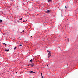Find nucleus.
Returning <instances> with one entry per match:
<instances>
[{"mask_svg": "<svg viewBox=\"0 0 78 78\" xmlns=\"http://www.w3.org/2000/svg\"><path fill=\"white\" fill-rule=\"evenodd\" d=\"M51 52H50L49 53H48V58H50V56H51Z\"/></svg>", "mask_w": 78, "mask_h": 78, "instance_id": "1", "label": "nucleus"}, {"mask_svg": "<svg viewBox=\"0 0 78 78\" xmlns=\"http://www.w3.org/2000/svg\"><path fill=\"white\" fill-rule=\"evenodd\" d=\"M49 12H50V10H47L46 12V13H47V14H48V13H49Z\"/></svg>", "mask_w": 78, "mask_h": 78, "instance_id": "2", "label": "nucleus"}, {"mask_svg": "<svg viewBox=\"0 0 78 78\" xmlns=\"http://www.w3.org/2000/svg\"><path fill=\"white\" fill-rule=\"evenodd\" d=\"M48 2H51L52 0H48Z\"/></svg>", "mask_w": 78, "mask_h": 78, "instance_id": "3", "label": "nucleus"}, {"mask_svg": "<svg viewBox=\"0 0 78 78\" xmlns=\"http://www.w3.org/2000/svg\"><path fill=\"white\" fill-rule=\"evenodd\" d=\"M5 51H6V52H8V51H9V50H6L5 49Z\"/></svg>", "mask_w": 78, "mask_h": 78, "instance_id": "4", "label": "nucleus"}, {"mask_svg": "<svg viewBox=\"0 0 78 78\" xmlns=\"http://www.w3.org/2000/svg\"><path fill=\"white\" fill-rule=\"evenodd\" d=\"M30 73H35V72H33V71H30Z\"/></svg>", "mask_w": 78, "mask_h": 78, "instance_id": "5", "label": "nucleus"}, {"mask_svg": "<svg viewBox=\"0 0 78 78\" xmlns=\"http://www.w3.org/2000/svg\"><path fill=\"white\" fill-rule=\"evenodd\" d=\"M30 66H31V67H33L34 65L33 64H31Z\"/></svg>", "mask_w": 78, "mask_h": 78, "instance_id": "6", "label": "nucleus"}, {"mask_svg": "<svg viewBox=\"0 0 78 78\" xmlns=\"http://www.w3.org/2000/svg\"><path fill=\"white\" fill-rule=\"evenodd\" d=\"M30 62H31V63L33 62V59H31L30 61Z\"/></svg>", "mask_w": 78, "mask_h": 78, "instance_id": "7", "label": "nucleus"}, {"mask_svg": "<svg viewBox=\"0 0 78 78\" xmlns=\"http://www.w3.org/2000/svg\"><path fill=\"white\" fill-rule=\"evenodd\" d=\"M3 44L4 45H5V47H6V44H5V43H3Z\"/></svg>", "mask_w": 78, "mask_h": 78, "instance_id": "8", "label": "nucleus"}, {"mask_svg": "<svg viewBox=\"0 0 78 78\" xmlns=\"http://www.w3.org/2000/svg\"><path fill=\"white\" fill-rule=\"evenodd\" d=\"M0 22H3V20H0Z\"/></svg>", "mask_w": 78, "mask_h": 78, "instance_id": "9", "label": "nucleus"}, {"mask_svg": "<svg viewBox=\"0 0 78 78\" xmlns=\"http://www.w3.org/2000/svg\"><path fill=\"white\" fill-rule=\"evenodd\" d=\"M16 48H17V47H15L14 48V50H15V49H16Z\"/></svg>", "mask_w": 78, "mask_h": 78, "instance_id": "10", "label": "nucleus"}, {"mask_svg": "<svg viewBox=\"0 0 78 78\" xmlns=\"http://www.w3.org/2000/svg\"><path fill=\"white\" fill-rule=\"evenodd\" d=\"M30 64H28V65L27 66H30Z\"/></svg>", "mask_w": 78, "mask_h": 78, "instance_id": "11", "label": "nucleus"}, {"mask_svg": "<svg viewBox=\"0 0 78 78\" xmlns=\"http://www.w3.org/2000/svg\"><path fill=\"white\" fill-rule=\"evenodd\" d=\"M41 76H42V73H41Z\"/></svg>", "mask_w": 78, "mask_h": 78, "instance_id": "12", "label": "nucleus"}, {"mask_svg": "<svg viewBox=\"0 0 78 78\" xmlns=\"http://www.w3.org/2000/svg\"><path fill=\"white\" fill-rule=\"evenodd\" d=\"M20 47H22V44H20Z\"/></svg>", "mask_w": 78, "mask_h": 78, "instance_id": "13", "label": "nucleus"}, {"mask_svg": "<svg viewBox=\"0 0 78 78\" xmlns=\"http://www.w3.org/2000/svg\"><path fill=\"white\" fill-rule=\"evenodd\" d=\"M65 8L66 9H67V7L66 6H65Z\"/></svg>", "mask_w": 78, "mask_h": 78, "instance_id": "14", "label": "nucleus"}, {"mask_svg": "<svg viewBox=\"0 0 78 78\" xmlns=\"http://www.w3.org/2000/svg\"><path fill=\"white\" fill-rule=\"evenodd\" d=\"M24 32H25V31L23 30V32H22V33H24Z\"/></svg>", "mask_w": 78, "mask_h": 78, "instance_id": "15", "label": "nucleus"}, {"mask_svg": "<svg viewBox=\"0 0 78 78\" xmlns=\"http://www.w3.org/2000/svg\"><path fill=\"white\" fill-rule=\"evenodd\" d=\"M22 20V18H21L20 19V20Z\"/></svg>", "mask_w": 78, "mask_h": 78, "instance_id": "16", "label": "nucleus"}, {"mask_svg": "<svg viewBox=\"0 0 78 78\" xmlns=\"http://www.w3.org/2000/svg\"><path fill=\"white\" fill-rule=\"evenodd\" d=\"M47 51H48V52H49V51L47 50Z\"/></svg>", "mask_w": 78, "mask_h": 78, "instance_id": "17", "label": "nucleus"}, {"mask_svg": "<svg viewBox=\"0 0 78 78\" xmlns=\"http://www.w3.org/2000/svg\"><path fill=\"white\" fill-rule=\"evenodd\" d=\"M44 78V76H42V78Z\"/></svg>", "mask_w": 78, "mask_h": 78, "instance_id": "18", "label": "nucleus"}, {"mask_svg": "<svg viewBox=\"0 0 78 78\" xmlns=\"http://www.w3.org/2000/svg\"><path fill=\"white\" fill-rule=\"evenodd\" d=\"M69 40H68V42H69Z\"/></svg>", "mask_w": 78, "mask_h": 78, "instance_id": "19", "label": "nucleus"}, {"mask_svg": "<svg viewBox=\"0 0 78 78\" xmlns=\"http://www.w3.org/2000/svg\"><path fill=\"white\" fill-rule=\"evenodd\" d=\"M48 66V64L47 65V66Z\"/></svg>", "mask_w": 78, "mask_h": 78, "instance_id": "20", "label": "nucleus"}, {"mask_svg": "<svg viewBox=\"0 0 78 78\" xmlns=\"http://www.w3.org/2000/svg\"><path fill=\"white\" fill-rule=\"evenodd\" d=\"M23 22H25V20H24V21H23Z\"/></svg>", "mask_w": 78, "mask_h": 78, "instance_id": "21", "label": "nucleus"}, {"mask_svg": "<svg viewBox=\"0 0 78 78\" xmlns=\"http://www.w3.org/2000/svg\"><path fill=\"white\" fill-rule=\"evenodd\" d=\"M16 73H17V72H16Z\"/></svg>", "mask_w": 78, "mask_h": 78, "instance_id": "22", "label": "nucleus"}, {"mask_svg": "<svg viewBox=\"0 0 78 78\" xmlns=\"http://www.w3.org/2000/svg\"><path fill=\"white\" fill-rule=\"evenodd\" d=\"M26 22H27V21H26Z\"/></svg>", "mask_w": 78, "mask_h": 78, "instance_id": "23", "label": "nucleus"}]
</instances>
